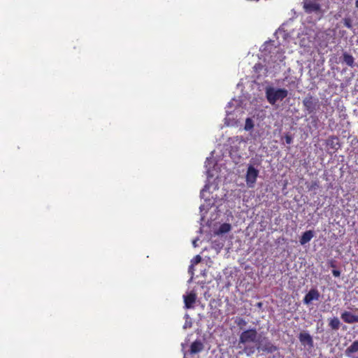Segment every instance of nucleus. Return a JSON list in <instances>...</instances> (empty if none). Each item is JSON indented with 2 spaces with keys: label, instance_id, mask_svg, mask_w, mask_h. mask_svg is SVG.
<instances>
[{
  "label": "nucleus",
  "instance_id": "nucleus-6",
  "mask_svg": "<svg viewBox=\"0 0 358 358\" xmlns=\"http://www.w3.org/2000/svg\"><path fill=\"white\" fill-rule=\"evenodd\" d=\"M257 350L266 352L268 353H273L278 350V348L274 345L267 338H258L257 340Z\"/></svg>",
  "mask_w": 358,
  "mask_h": 358
},
{
  "label": "nucleus",
  "instance_id": "nucleus-27",
  "mask_svg": "<svg viewBox=\"0 0 358 358\" xmlns=\"http://www.w3.org/2000/svg\"><path fill=\"white\" fill-rule=\"evenodd\" d=\"M192 243H193V245H194V247H196V246H197V244H196V240L194 241Z\"/></svg>",
  "mask_w": 358,
  "mask_h": 358
},
{
  "label": "nucleus",
  "instance_id": "nucleus-26",
  "mask_svg": "<svg viewBox=\"0 0 358 358\" xmlns=\"http://www.w3.org/2000/svg\"><path fill=\"white\" fill-rule=\"evenodd\" d=\"M329 264V266L331 267H332V268H335L336 267L335 261L330 260Z\"/></svg>",
  "mask_w": 358,
  "mask_h": 358
},
{
  "label": "nucleus",
  "instance_id": "nucleus-12",
  "mask_svg": "<svg viewBox=\"0 0 358 358\" xmlns=\"http://www.w3.org/2000/svg\"><path fill=\"white\" fill-rule=\"evenodd\" d=\"M203 349V343L200 341L196 340L191 344L189 352L191 355L196 354L202 351Z\"/></svg>",
  "mask_w": 358,
  "mask_h": 358
},
{
  "label": "nucleus",
  "instance_id": "nucleus-3",
  "mask_svg": "<svg viewBox=\"0 0 358 358\" xmlns=\"http://www.w3.org/2000/svg\"><path fill=\"white\" fill-rule=\"evenodd\" d=\"M302 103L305 110L307 111L308 114L315 113L320 108L318 99L314 97L310 94L306 95V96L303 99Z\"/></svg>",
  "mask_w": 358,
  "mask_h": 358
},
{
  "label": "nucleus",
  "instance_id": "nucleus-5",
  "mask_svg": "<svg viewBox=\"0 0 358 358\" xmlns=\"http://www.w3.org/2000/svg\"><path fill=\"white\" fill-rule=\"evenodd\" d=\"M259 173V170L255 168L253 165H248L245 174V182L248 187L252 188L255 187Z\"/></svg>",
  "mask_w": 358,
  "mask_h": 358
},
{
  "label": "nucleus",
  "instance_id": "nucleus-7",
  "mask_svg": "<svg viewBox=\"0 0 358 358\" xmlns=\"http://www.w3.org/2000/svg\"><path fill=\"white\" fill-rule=\"evenodd\" d=\"M320 297L319 291L317 289H311L304 296L303 302L304 304L309 305L313 301H317Z\"/></svg>",
  "mask_w": 358,
  "mask_h": 358
},
{
  "label": "nucleus",
  "instance_id": "nucleus-24",
  "mask_svg": "<svg viewBox=\"0 0 358 358\" xmlns=\"http://www.w3.org/2000/svg\"><path fill=\"white\" fill-rule=\"evenodd\" d=\"M201 261V257L200 255H196V256L194 257V264H198Z\"/></svg>",
  "mask_w": 358,
  "mask_h": 358
},
{
  "label": "nucleus",
  "instance_id": "nucleus-20",
  "mask_svg": "<svg viewBox=\"0 0 358 358\" xmlns=\"http://www.w3.org/2000/svg\"><path fill=\"white\" fill-rule=\"evenodd\" d=\"M235 322L241 328H242L243 327H245L247 324L246 321L242 317H238L236 320Z\"/></svg>",
  "mask_w": 358,
  "mask_h": 358
},
{
  "label": "nucleus",
  "instance_id": "nucleus-15",
  "mask_svg": "<svg viewBox=\"0 0 358 358\" xmlns=\"http://www.w3.org/2000/svg\"><path fill=\"white\" fill-rule=\"evenodd\" d=\"M343 62L350 67H353L355 66L354 57L346 52L343 53Z\"/></svg>",
  "mask_w": 358,
  "mask_h": 358
},
{
  "label": "nucleus",
  "instance_id": "nucleus-10",
  "mask_svg": "<svg viewBox=\"0 0 358 358\" xmlns=\"http://www.w3.org/2000/svg\"><path fill=\"white\" fill-rule=\"evenodd\" d=\"M341 319L348 324L358 322V315H355L350 311H344L341 313Z\"/></svg>",
  "mask_w": 358,
  "mask_h": 358
},
{
  "label": "nucleus",
  "instance_id": "nucleus-8",
  "mask_svg": "<svg viewBox=\"0 0 358 358\" xmlns=\"http://www.w3.org/2000/svg\"><path fill=\"white\" fill-rule=\"evenodd\" d=\"M325 144L328 150H333L334 152L338 150L341 147L339 139L336 136H330L326 140Z\"/></svg>",
  "mask_w": 358,
  "mask_h": 358
},
{
  "label": "nucleus",
  "instance_id": "nucleus-17",
  "mask_svg": "<svg viewBox=\"0 0 358 358\" xmlns=\"http://www.w3.org/2000/svg\"><path fill=\"white\" fill-rule=\"evenodd\" d=\"M264 70L265 71H266V68L265 67L264 65H263L262 63H257L255 64V66H253V70H254V72L255 73L257 74V78H259L260 76V72L262 71V70Z\"/></svg>",
  "mask_w": 358,
  "mask_h": 358
},
{
  "label": "nucleus",
  "instance_id": "nucleus-1",
  "mask_svg": "<svg viewBox=\"0 0 358 358\" xmlns=\"http://www.w3.org/2000/svg\"><path fill=\"white\" fill-rule=\"evenodd\" d=\"M266 98L271 105H275L278 101H281L288 95V91L284 88L267 87L265 90Z\"/></svg>",
  "mask_w": 358,
  "mask_h": 358
},
{
  "label": "nucleus",
  "instance_id": "nucleus-14",
  "mask_svg": "<svg viewBox=\"0 0 358 358\" xmlns=\"http://www.w3.org/2000/svg\"><path fill=\"white\" fill-rule=\"evenodd\" d=\"M358 352V341H355L346 350L345 355L351 357L352 354Z\"/></svg>",
  "mask_w": 358,
  "mask_h": 358
},
{
  "label": "nucleus",
  "instance_id": "nucleus-22",
  "mask_svg": "<svg viewBox=\"0 0 358 358\" xmlns=\"http://www.w3.org/2000/svg\"><path fill=\"white\" fill-rule=\"evenodd\" d=\"M243 350L248 355H250L255 352V348L245 346Z\"/></svg>",
  "mask_w": 358,
  "mask_h": 358
},
{
  "label": "nucleus",
  "instance_id": "nucleus-16",
  "mask_svg": "<svg viewBox=\"0 0 358 358\" xmlns=\"http://www.w3.org/2000/svg\"><path fill=\"white\" fill-rule=\"evenodd\" d=\"M329 326L333 330H338L340 328L341 322H340L339 319L336 317L330 318L329 320Z\"/></svg>",
  "mask_w": 358,
  "mask_h": 358
},
{
  "label": "nucleus",
  "instance_id": "nucleus-2",
  "mask_svg": "<svg viewBox=\"0 0 358 358\" xmlns=\"http://www.w3.org/2000/svg\"><path fill=\"white\" fill-rule=\"evenodd\" d=\"M303 8L306 13L313 14L320 20L323 15L321 5L316 0H303Z\"/></svg>",
  "mask_w": 358,
  "mask_h": 358
},
{
  "label": "nucleus",
  "instance_id": "nucleus-21",
  "mask_svg": "<svg viewBox=\"0 0 358 358\" xmlns=\"http://www.w3.org/2000/svg\"><path fill=\"white\" fill-rule=\"evenodd\" d=\"M343 24L345 27H346L349 29L352 28V20L349 17H345L343 19Z\"/></svg>",
  "mask_w": 358,
  "mask_h": 358
},
{
  "label": "nucleus",
  "instance_id": "nucleus-9",
  "mask_svg": "<svg viewBox=\"0 0 358 358\" xmlns=\"http://www.w3.org/2000/svg\"><path fill=\"white\" fill-rule=\"evenodd\" d=\"M185 308L187 309H189L194 307V304L196 300V294L192 291L188 293L187 295L183 296Z\"/></svg>",
  "mask_w": 358,
  "mask_h": 358
},
{
  "label": "nucleus",
  "instance_id": "nucleus-19",
  "mask_svg": "<svg viewBox=\"0 0 358 358\" xmlns=\"http://www.w3.org/2000/svg\"><path fill=\"white\" fill-rule=\"evenodd\" d=\"M253 127H254V124H253L252 120L250 118L248 117L245 120V127H244L245 130L250 131Z\"/></svg>",
  "mask_w": 358,
  "mask_h": 358
},
{
  "label": "nucleus",
  "instance_id": "nucleus-18",
  "mask_svg": "<svg viewBox=\"0 0 358 358\" xmlns=\"http://www.w3.org/2000/svg\"><path fill=\"white\" fill-rule=\"evenodd\" d=\"M231 227L230 224L224 223V224L220 225V229H219V231L221 234H225V233L229 232L231 230Z\"/></svg>",
  "mask_w": 358,
  "mask_h": 358
},
{
  "label": "nucleus",
  "instance_id": "nucleus-28",
  "mask_svg": "<svg viewBox=\"0 0 358 358\" xmlns=\"http://www.w3.org/2000/svg\"><path fill=\"white\" fill-rule=\"evenodd\" d=\"M355 5H356V7H357V8H358V0H356V1H355Z\"/></svg>",
  "mask_w": 358,
  "mask_h": 358
},
{
  "label": "nucleus",
  "instance_id": "nucleus-4",
  "mask_svg": "<svg viewBox=\"0 0 358 358\" xmlns=\"http://www.w3.org/2000/svg\"><path fill=\"white\" fill-rule=\"evenodd\" d=\"M258 340V333L256 329H249L243 331L239 336V344L245 345L250 343H257Z\"/></svg>",
  "mask_w": 358,
  "mask_h": 358
},
{
  "label": "nucleus",
  "instance_id": "nucleus-25",
  "mask_svg": "<svg viewBox=\"0 0 358 358\" xmlns=\"http://www.w3.org/2000/svg\"><path fill=\"white\" fill-rule=\"evenodd\" d=\"M332 274L334 277H339L341 275V271L338 270L334 269L332 271Z\"/></svg>",
  "mask_w": 358,
  "mask_h": 358
},
{
  "label": "nucleus",
  "instance_id": "nucleus-11",
  "mask_svg": "<svg viewBox=\"0 0 358 358\" xmlns=\"http://www.w3.org/2000/svg\"><path fill=\"white\" fill-rule=\"evenodd\" d=\"M299 339L303 345L307 344L310 348L313 347V340L312 336L306 332H301L299 335Z\"/></svg>",
  "mask_w": 358,
  "mask_h": 358
},
{
  "label": "nucleus",
  "instance_id": "nucleus-23",
  "mask_svg": "<svg viewBox=\"0 0 358 358\" xmlns=\"http://www.w3.org/2000/svg\"><path fill=\"white\" fill-rule=\"evenodd\" d=\"M284 138L287 144H291L292 143L293 138L291 135L287 134L285 135Z\"/></svg>",
  "mask_w": 358,
  "mask_h": 358
},
{
  "label": "nucleus",
  "instance_id": "nucleus-13",
  "mask_svg": "<svg viewBox=\"0 0 358 358\" xmlns=\"http://www.w3.org/2000/svg\"><path fill=\"white\" fill-rule=\"evenodd\" d=\"M313 236H314V231L313 230H308V231H305L302 234V236L299 240L301 245H303L308 243V242L310 241V240L313 238Z\"/></svg>",
  "mask_w": 358,
  "mask_h": 358
}]
</instances>
